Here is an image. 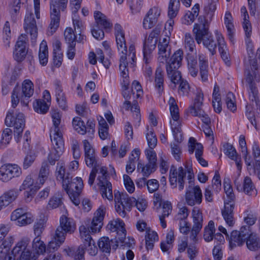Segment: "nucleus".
<instances>
[{
	"label": "nucleus",
	"instance_id": "1",
	"mask_svg": "<svg viewBox=\"0 0 260 260\" xmlns=\"http://www.w3.org/2000/svg\"><path fill=\"white\" fill-rule=\"evenodd\" d=\"M183 51L179 49L177 50L172 56L166 65V71L168 77L171 82L174 84V87L176 84L180 82L178 89V93L182 96L187 95L190 87L188 82L182 79L181 72L178 70L181 66L183 59Z\"/></svg>",
	"mask_w": 260,
	"mask_h": 260
},
{
	"label": "nucleus",
	"instance_id": "2",
	"mask_svg": "<svg viewBox=\"0 0 260 260\" xmlns=\"http://www.w3.org/2000/svg\"><path fill=\"white\" fill-rule=\"evenodd\" d=\"M211 4L205 6L204 15H201L198 18V22L193 25V32L195 35L196 40L198 44L203 42L205 47L211 51V36L209 34L210 21L211 20Z\"/></svg>",
	"mask_w": 260,
	"mask_h": 260
},
{
	"label": "nucleus",
	"instance_id": "3",
	"mask_svg": "<svg viewBox=\"0 0 260 260\" xmlns=\"http://www.w3.org/2000/svg\"><path fill=\"white\" fill-rule=\"evenodd\" d=\"M105 213L106 208L104 207H100L94 214L90 229L87 228L84 225L79 227L80 238L83 243L81 246L87 247V244L90 245L91 241L93 240L90 233H96L101 231L103 225V220Z\"/></svg>",
	"mask_w": 260,
	"mask_h": 260
},
{
	"label": "nucleus",
	"instance_id": "4",
	"mask_svg": "<svg viewBox=\"0 0 260 260\" xmlns=\"http://www.w3.org/2000/svg\"><path fill=\"white\" fill-rule=\"evenodd\" d=\"M223 186L226 197L224 199V208L222 211V215L227 224L232 226L234 224L233 210L236 198L229 179H224Z\"/></svg>",
	"mask_w": 260,
	"mask_h": 260
},
{
	"label": "nucleus",
	"instance_id": "5",
	"mask_svg": "<svg viewBox=\"0 0 260 260\" xmlns=\"http://www.w3.org/2000/svg\"><path fill=\"white\" fill-rule=\"evenodd\" d=\"M63 188L68 194L71 200L75 206H78L80 203V194L83 188V182L80 177L72 179L67 174L62 184Z\"/></svg>",
	"mask_w": 260,
	"mask_h": 260
},
{
	"label": "nucleus",
	"instance_id": "6",
	"mask_svg": "<svg viewBox=\"0 0 260 260\" xmlns=\"http://www.w3.org/2000/svg\"><path fill=\"white\" fill-rule=\"evenodd\" d=\"M34 84L30 80H25L22 85L21 88L15 87L11 95L12 106L15 108L19 101L27 106L28 101L27 100L34 94Z\"/></svg>",
	"mask_w": 260,
	"mask_h": 260
},
{
	"label": "nucleus",
	"instance_id": "7",
	"mask_svg": "<svg viewBox=\"0 0 260 260\" xmlns=\"http://www.w3.org/2000/svg\"><path fill=\"white\" fill-rule=\"evenodd\" d=\"M68 0H52L50 3L51 22L48 30V35H52L59 26L60 11H63L67 8Z\"/></svg>",
	"mask_w": 260,
	"mask_h": 260
},
{
	"label": "nucleus",
	"instance_id": "8",
	"mask_svg": "<svg viewBox=\"0 0 260 260\" xmlns=\"http://www.w3.org/2000/svg\"><path fill=\"white\" fill-rule=\"evenodd\" d=\"M30 243L29 238H23L13 248L12 253L13 260H37V255L31 251L27 247Z\"/></svg>",
	"mask_w": 260,
	"mask_h": 260
},
{
	"label": "nucleus",
	"instance_id": "9",
	"mask_svg": "<svg viewBox=\"0 0 260 260\" xmlns=\"http://www.w3.org/2000/svg\"><path fill=\"white\" fill-rule=\"evenodd\" d=\"M159 34V29L155 28L151 32L148 38L144 41L143 48V59L146 63H148L150 62L151 53L156 48Z\"/></svg>",
	"mask_w": 260,
	"mask_h": 260
},
{
	"label": "nucleus",
	"instance_id": "10",
	"mask_svg": "<svg viewBox=\"0 0 260 260\" xmlns=\"http://www.w3.org/2000/svg\"><path fill=\"white\" fill-rule=\"evenodd\" d=\"M186 177V171L182 167L176 168L172 165L170 170L169 181L172 188H176L178 185V189L182 191L184 187V179Z\"/></svg>",
	"mask_w": 260,
	"mask_h": 260
},
{
	"label": "nucleus",
	"instance_id": "11",
	"mask_svg": "<svg viewBox=\"0 0 260 260\" xmlns=\"http://www.w3.org/2000/svg\"><path fill=\"white\" fill-rule=\"evenodd\" d=\"M73 126L75 130L81 135L87 134V136L90 139L93 138L95 132V123L93 119H88L86 122V125L80 117H75L72 121Z\"/></svg>",
	"mask_w": 260,
	"mask_h": 260
},
{
	"label": "nucleus",
	"instance_id": "12",
	"mask_svg": "<svg viewBox=\"0 0 260 260\" xmlns=\"http://www.w3.org/2000/svg\"><path fill=\"white\" fill-rule=\"evenodd\" d=\"M115 36L118 51L122 54L120 59V64H128L126 60L127 47L124 37V33L122 26L116 23L114 26Z\"/></svg>",
	"mask_w": 260,
	"mask_h": 260
},
{
	"label": "nucleus",
	"instance_id": "13",
	"mask_svg": "<svg viewBox=\"0 0 260 260\" xmlns=\"http://www.w3.org/2000/svg\"><path fill=\"white\" fill-rule=\"evenodd\" d=\"M101 176H99L98 180V185L100 187V191L103 198H106L109 201L113 200L112 186L111 182L108 181L107 170L105 167H102L100 168Z\"/></svg>",
	"mask_w": 260,
	"mask_h": 260
},
{
	"label": "nucleus",
	"instance_id": "14",
	"mask_svg": "<svg viewBox=\"0 0 260 260\" xmlns=\"http://www.w3.org/2000/svg\"><path fill=\"white\" fill-rule=\"evenodd\" d=\"M76 229V225L74 220L63 215L60 217L59 225L55 233L66 239L67 234H73Z\"/></svg>",
	"mask_w": 260,
	"mask_h": 260
},
{
	"label": "nucleus",
	"instance_id": "15",
	"mask_svg": "<svg viewBox=\"0 0 260 260\" xmlns=\"http://www.w3.org/2000/svg\"><path fill=\"white\" fill-rule=\"evenodd\" d=\"M193 225L189 237L190 245H194L198 242L197 235L202 228L203 217L198 209L194 208L192 212Z\"/></svg>",
	"mask_w": 260,
	"mask_h": 260
},
{
	"label": "nucleus",
	"instance_id": "16",
	"mask_svg": "<svg viewBox=\"0 0 260 260\" xmlns=\"http://www.w3.org/2000/svg\"><path fill=\"white\" fill-rule=\"evenodd\" d=\"M185 193V200L187 204L190 206H193L196 204H200L202 202V193L199 186H194L191 181L188 182Z\"/></svg>",
	"mask_w": 260,
	"mask_h": 260
},
{
	"label": "nucleus",
	"instance_id": "17",
	"mask_svg": "<svg viewBox=\"0 0 260 260\" xmlns=\"http://www.w3.org/2000/svg\"><path fill=\"white\" fill-rule=\"evenodd\" d=\"M249 226H243L240 231H233L229 239L230 247L231 249L237 246H241L245 243L249 235Z\"/></svg>",
	"mask_w": 260,
	"mask_h": 260
},
{
	"label": "nucleus",
	"instance_id": "18",
	"mask_svg": "<svg viewBox=\"0 0 260 260\" xmlns=\"http://www.w3.org/2000/svg\"><path fill=\"white\" fill-rule=\"evenodd\" d=\"M21 174V168L16 164H5L0 168V180L7 182Z\"/></svg>",
	"mask_w": 260,
	"mask_h": 260
},
{
	"label": "nucleus",
	"instance_id": "19",
	"mask_svg": "<svg viewBox=\"0 0 260 260\" xmlns=\"http://www.w3.org/2000/svg\"><path fill=\"white\" fill-rule=\"evenodd\" d=\"M24 28L27 34H29L32 43H35L38 37V28L34 14L28 9L24 19Z\"/></svg>",
	"mask_w": 260,
	"mask_h": 260
},
{
	"label": "nucleus",
	"instance_id": "20",
	"mask_svg": "<svg viewBox=\"0 0 260 260\" xmlns=\"http://www.w3.org/2000/svg\"><path fill=\"white\" fill-rule=\"evenodd\" d=\"M53 149L48 156L49 162L51 165H54L56 161L59 159L64 149V141L63 138H50Z\"/></svg>",
	"mask_w": 260,
	"mask_h": 260
},
{
	"label": "nucleus",
	"instance_id": "21",
	"mask_svg": "<svg viewBox=\"0 0 260 260\" xmlns=\"http://www.w3.org/2000/svg\"><path fill=\"white\" fill-rule=\"evenodd\" d=\"M25 117L22 113L18 112L14 115L13 110L9 111L5 119V124L7 126H14V129L24 128L25 127Z\"/></svg>",
	"mask_w": 260,
	"mask_h": 260
},
{
	"label": "nucleus",
	"instance_id": "22",
	"mask_svg": "<svg viewBox=\"0 0 260 260\" xmlns=\"http://www.w3.org/2000/svg\"><path fill=\"white\" fill-rule=\"evenodd\" d=\"M253 77L251 73H248L246 78V82L247 84V88L249 100L253 103L252 106L256 107L257 113L260 112V101L258 97V91L257 88L253 83Z\"/></svg>",
	"mask_w": 260,
	"mask_h": 260
},
{
	"label": "nucleus",
	"instance_id": "23",
	"mask_svg": "<svg viewBox=\"0 0 260 260\" xmlns=\"http://www.w3.org/2000/svg\"><path fill=\"white\" fill-rule=\"evenodd\" d=\"M114 201L115 204L123 206L127 211H129L136 202V199L129 197L126 193L116 192L114 191Z\"/></svg>",
	"mask_w": 260,
	"mask_h": 260
},
{
	"label": "nucleus",
	"instance_id": "24",
	"mask_svg": "<svg viewBox=\"0 0 260 260\" xmlns=\"http://www.w3.org/2000/svg\"><path fill=\"white\" fill-rule=\"evenodd\" d=\"M170 37L166 36L163 38L162 41H160L158 44V60L160 63H164L166 62V64L169 61H167L170 55V49L167 50L169 47Z\"/></svg>",
	"mask_w": 260,
	"mask_h": 260
},
{
	"label": "nucleus",
	"instance_id": "25",
	"mask_svg": "<svg viewBox=\"0 0 260 260\" xmlns=\"http://www.w3.org/2000/svg\"><path fill=\"white\" fill-rule=\"evenodd\" d=\"M203 101V93L201 91H198L192 105H190L188 109V113L193 116L201 117L204 111L202 109Z\"/></svg>",
	"mask_w": 260,
	"mask_h": 260
},
{
	"label": "nucleus",
	"instance_id": "26",
	"mask_svg": "<svg viewBox=\"0 0 260 260\" xmlns=\"http://www.w3.org/2000/svg\"><path fill=\"white\" fill-rule=\"evenodd\" d=\"M27 53V50L26 49V42L25 35H21L18 39L15 45L14 54L15 59L17 61H22L25 57Z\"/></svg>",
	"mask_w": 260,
	"mask_h": 260
},
{
	"label": "nucleus",
	"instance_id": "27",
	"mask_svg": "<svg viewBox=\"0 0 260 260\" xmlns=\"http://www.w3.org/2000/svg\"><path fill=\"white\" fill-rule=\"evenodd\" d=\"M160 11L156 7L150 9L143 20V27L145 29L153 27L157 23L158 18L160 16Z\"/></svg>",
	"mask_w": 260,
	"mask_h": 260
},
{
	"label": "nucleus",
	"instance_id": "28",
	"mask_svg": "<svg viewBox=\"0 0 260 260\" xmlns=\"http://www.w3.org/2000/svg\"><path fill=\"white\" fill-rule=\"evenodd\" d=\"M19 190L11 189L5 191L0 196V211L14 202L18 197Z\"/></svg>",
	"mask_w": 260,
	"mask_h": 260
},
{
	"label": "nucleus",
	"instance_id": "29",
	"mask_svg": "<svg viewBox=\"0 0 260 260\" xmlns=\"http://www.w3.org/2000/svg\"><path fill=\"white\" fill-rule=\"evenodd\" d=\"M51 117L52 118L53 127L50 129V138H63L62 134L60 131L59 125L60 123L61 116L59 113L56 111H53L51 112Z\"/></svg>",
	"mask_w": 260,
	"mask_h": 260
},
{
	"label": "nucleus",
	"instance_id": "30",
	"mask_svg": "<svg viewBox=\"0 0 260 260\" xmlns=\"http://www.w3.org/2000/svg\"><path fill=\"white\" fill-rule=\"evenodd\" d=\"M224 153L230 159L236 162L238 169L240 171L242 168L241 164V157L238 155L236 149L232 145L227 143L223 146Z\"/></svg>",
	"mask_w": 260,
	"mask_h": 260
},
{
	"label": "nucleus",
	"instance_id": "31",
	"mask_svg": "<svg viewBox=\"0 0 260 260\" xmlns=\"http://www.w3.org/2000/svg\"><path fill=\"white\" fill-rule=\"evenodd\" d=\"M217 39L218 50L220 52L221 57L227 66L230 65V61L229 59V54L228 52V49L225 45L224 40L221 34L217 31L215 32Z\"/></svg>",
	"mask_w": 260,
	"mask_h": 260
},
{
	"label": "nucleus",
	"instance_id": "32",
	"mask_svg": "<svg viewBox=\"0 0 260 260\" xmlns=\"http://www.w3.org/2000/svg\"><path fill=\"white\" fill-rule=\"evenodd\" d=\"M0 237V243L2 244L0 246V260H12V257L9 251V247L13 243V239L12 237L9 238V241L6 240L3 241Z\"/></svg>",
	"mask_w": 260,
	"mask_h": 260
},
{
	"label": "nucleus",
	"instance_id": "33",
	"mask_svg": "<svg viewBox=\"0 0 260 260\" xmlns=\"http://www.w3.org/2000/svg\"><path fill=\"white\" fill-rule=\"evenodd\" d=\"M124 225L125 224L121 219L117 218L111 220L108 224L107 228L111 232H116L117 236L120 235L124 236V232H126Z\"/></svg>",
	"mask_w": 260,
	"mask_h": 260
},
{
	"label": "nucleus",
	"instance_id": "34",
	"mask_svg": "<svg viewBox=\"0 0 260 260\" xmlns=\"http://www.w3.org/2000/svg\"><path fill=\"white\" fill-rule=\"evenodd\" d=\"M55 91L56 101L60 108L66 110L67 108L66 97L59 81L55 83Z\"/></svg>",
	"mask_w": 260,
	"mask_h": 260
},
{
	"label": "nucleus",
	"instance_id": "35",
	"mask_svg": "<svg viewBox=\"0 0 260 260\" xmlns=\"http://www.w3.org/2000/svg\"><path fill=\"white\" fill-rule=\"evenodd\" d=\"M94 17L96 23V27L102 26L105 29H111L112 23L108 19L106 16L100 11H95Z\"/></svg>",
	"mask_w": 260,
	"mask_h": 260
},
{
	"label": "nucleus",
	"instance_id": "36",
	"mask_svg": "<svg viewBox=\"0 0 260 260\" xmlns=\"http://www.w3.org/2000/svg\"><path fill=\"white\" fill-rule=\"evenodd\" d=\"M32 252L38 258L40 255H44L46 252L47 247L41 238L35 237L31 243Z\"/></svg>",
	"mask_w": 260,
	"mask_h": 260
},
{
	"label": "nucleus",
	"instance_id": "37",
	"mask_svg": "<svg viewBox=\"0 0 260 260\" xmlns=\"http://www.w3.org/2000/svg\"><path fill=\"white\" fill-rule=\"evenodd\" d=\"M246 240L247 248L251 251H256L260 248V240L255 233H251L249 229V235Z\"/></svg>",
	"mask_w": 260,
	"mask_h": 260
},
{
	"label": "nucleus",
	"instance_id": "38",
	"mask_svg": "<svg viewBox=\"0 0 260 260\" xmlns=\"http://www.w3.org/2000/svg\"><path fill=\"white\" fill-rule=\"evenodd\" d=\"M116 244L112 246V248L115 250L119 246V244L121 246L126 248H130L135 244V240L133 238L130 237L126 238V232H124V236H118V237H116Z\"/></svg>",
	"mask_w": 260,
	"mask_h": 260
},
{
	"label": "nucleus",
	"instance_id": "39",
	"mask_svg": "<svg viewBox=\"0 0 260 260\" xmlns=\"http://www.w3.org/2000/svg\"><path fill=\"white\" fill-rule=\"evenodd\" d=\"M158 237L156 232L152 231L150 228L147 229L145 235L146 248L147 250H152L155 242L158 241Z\"/></svg>",
	"mask_w": 260,
	"mask_h": 260
},
{
	"label": "nucleus",
	"instance_id": "40",
	"mask_svg": "<svg viewBox=\"0 0 260 260\" xmlns=\"http://www.w3.org/2000/svg\"><path fill=\"white\" fill-rule=\"evenodd\" d=\"M191 11H188L184 16L183 23L186 25L191 24L199 14L200 5L199 4H195L192 8Z\"/></svg>",
	"mask_w": 260,
	"mask_h": 260
},
{
	"label": "nucleus",
	"instance_id": "41",
	"mask_svg": "<svg viewBox=\"0 0 260 260\" xmlns=\"http://www.w3.org/2000/svg\"><path fill=\"white\" fill-rule=\"evenodd\" d=\"M233 17L232 14L229 11L225 12L224 16V23L228 30V35L230 41L232 43L234 42V25L232 22Z\"/></svg>",
	"mask_w": 260,
	"mask_h": 260
},
{
	"label": "nucleus",
	"instance_id": "42",
	"mask_svg": "<svg viewBox=\"0 0 260 260\" xmlns=\"http://www.w3.org/2000/svg\"><path fill=\"white\" fill-rule=\"evenodd\" d=\"M65 238L55 233L52 240L49 242L47 246L48 249L51 252L56 251L59 247L64 242Z\"/></svg>",
	"mask_w": 260,
	"mask_h": 260
},
{
	"label": "nucleus",
	"instance_id": "43",
	"mask_svg": "<svg viewBox=\"0 0 260 260\" xmlns=\"http://www.w3.org/2000/svg\"><path fill=\"white\" fill-rule=\"evenodd\" d=\"M48 51L47 43L43 40L40 45L39 58L41 64L45 66L48 62Z\"/></svg>",
	"mask_w": 260,
	"mask_h": 260
},
{
	"label": "nucleus",
	"instance_id": "44",
	"mask_svg": "<svg viewBox=\"0 0 260 260\" xmlns=\"http://www.w3.org/2000/svg\"><path fill=\"white\" fill-rule=\"evenodd\" d=\"M237 189L238 190L243 191L249 195L255 194L256 193V190L254 189L252 181L248 177L245 178L243 187L237 186Z\"/></svg>",
	"mask_w": 260,
	"mask_h": 260
},
{
	"label": "nucleus",
	"instance_id": "45",
	"mask_svg": "<svg viewBox=\"0 0 260 260\" xmlns=\"http://www.w3.org/2000/svg\"><path fill=\"white\" fill-rule=\"evenodd\" d=\"M252 154L255 160L254 174L260 180V148L257 145H253Z\"/></svg>",
	"mask_w": 260,
	"mask_h": 260
},
{
	"label": "nucleus",
	"instance_id": "46",
	"mask_svg": "<svg viewBox=\"0 0 260 260\" xmlns=\"http://www.w3.org/2000/svg\"><path fill=\"white\" fill-rule=\"evenodd\" d=\"M86 248L85 246H80L76 250H72L69 248L68 249H64L69 256L73 257L74 260H85L84 253L85 249Z\"/></svg>",
	"mask_w": 260,
	"mask_h": 260
},
{
	"label": "nucleus",
	"instance_id": "47",
	"mask_svg": "<svg viewBox=\"0 0 260 260\" xmlns=\"http://www.w3.org/2000/svg\"><path fill=\"white\" fill-rule=\"evenodd\" d=\"M157 168V165L148 162L145 166L142 163L138 162L137 165V169L138 170L141 169V172L143 176L148 177L152 173L154 172Z\"/></svg>",
	"mask_w": 260,
	"mask_h": 260
},
{
	"label": "nucleus",
	"instance_id": "48",
	"mask_svg": "<svg viewBox=\"0 0 260 260\" xmlns=\"http://www.w3.org/2000/svg\"><path fill=\"white\" fill-rule=\"evenodd\" d=\"M180 3L179 0H170L169 6L168 15L170 19L175 18L179 10Z\"/></svg>",
	"mask_w": 260,
	"mask_h": 260
},
{
	"label": "nucleus",
	"instance_id": "49",
	"mask_svg": "<svg viewBox=\"0 0 260 260\" xmlns=\"http://www.w3.org/2000/svg\"><path fill=\"white\" fill-rule=\"evenodd\" d=\"M162 73V69L159 68H157L155 72V87L158 90V92L160 95L164 90V76Z\"/></svg>",
	"mask_w": 260,
	"mask_h": 260
},
{
	"label": "nucleus",
	"instance_id": "50",
	"mask_svg": "<svg viewBox=\"0 0 260 260\" xmlns=\"http://www.w3.org/2000/svg\"><path fill=\"white\" fill-rule=\"evenodd\" d=\"M200 117L201 118V120L203 122V124L202 125V130L204 132L206 137L210 139V136L211 135V129L210 125L211 123L210 118L208 115L204 113H203V115H202L201 117Z\"/></svg>",
	"mask_w": 260,
	"mask_h": 260
},
{
	"label": "nucleus",
	"instance_id": "51",
	"mask_svg": "<svg viewBox=\"0 0 260 260\" xmlns=\"http://www.w3.org/2000/svg\"><path fill=\"white\" fill-rule=\"evenodd\" d=\"M49 174V166L47 162H43L40 170L39 175L37 179L40 186L42 185L48 178Z\"/></svg>",
	"mask_w": 260,
	"mask_h": 260
},
{
	"label": "nucleus",
	"instance_id": "52",
	"mask_svg": "<svg viewBox=\"0 0 260 260\" xmlns=\"http://www.w3.org/2000/svg\"><path fill=\"white\" fill-rule=\"evenodd\" d=\"M188 152L189 154H193L195 151V156L197 153L200 151L203 152V146L200 143L197 142L196 139L193 137H190L188 141Z\"/></svg>",
	"mask_w": 260,
	"mask_h": 260
},
{
	"label": "nucleus",
	"instance_id": "53",
	"mask_svg": "<svg viewBox=\"0 0 260 260\" xmlns=\"http://www.w3.org/2000/svg\"><path fill=\"white\" fill-rule=\"evenodd\" d=\"M111 242L109 238L103 237L101 238L98 241V246L99 249L104 252L110 253L111 249Z\"/></svg>",
	"mask_w": 260,
	"mask_h": 260
},
{
	"label": "nucleus",
	"instance_id": "54",
	"mask_svg": "<svg viewBox=\"0 0 260 260\" xmlns=\"http://www.w3.org/2000/svg\"><path fill=\"white\" fill-rule=\"evenodd\" d=\"M147 129L148 132L146 134V138L147 139V144L149 149H153L157 145V138L154 133L153 128L149 131V126H147Z\"/></svg>",
	"mask_w": 260,
	"mask_h": 260
},
{
	"label": "nucleus",
	"instance_id": "55",
	"mask_svg": "<svg viewBox=\"0 0 260 260\" xmlns=\"http://www.w3.org/2000/svg\"><path fill=\"white\" fill-rule=\"evenodd\" d=\"M34 109L38 113L44 114L48 110L49 106L44 100H37L34 103Z\"/></svg>",
	"mask_w": 260,
	"mask_h": 260
},
{
	"label": "nucleus",
	"instance_id": "56",
	"mask_svg": "<svg viewBox=\"0 0 260 260\" xmlns=\"http://www.w3.org/2000/svg\"><path fill=\"white\" fill-rule=\"evenodd\" d=\"M62 204V195L58 193L50 198L47 205V208L49 209H55L59 207Z\"/></svg>",
	"mask_w": 260,
	"mask_h": 260
},
{
	"label": "nucleus",
	"instance_id": "57",
	"mask_svg": "<svg viewBox=\"0 0 260 260\" xmlns=\"http://www.w3.org/2000/svg\"><path fill=\"white\" fill-rule=\"evenodd\" d=\"M251 69L253 72L252 76L255 80H260V66L258 67L257 60L254 57L248 59Z\"/></svg>",
	"mask_w": 260,
	"mask_h": 260
},
{
	"label": "nucleus",
	"instance_id": "58",
	"mask_svg": "<svg viewBox=\"0 0 260 260\" xmlns=\"http://www.w3.org/2000/svg\"><path fill=\"white\" fill-rule=\"evenodd\" d=\"M64 38L66 42L69 45L71 44H76L75 41L77 39L75 31L74 32L72 27H67L64 32Z\"/></svg>",
	"mask_w": 260,
	"mask_h": 260
},
{
	"label": "nucleus",
	"instance_id": "59",
	"mask_svg": "<svg viewBox=\"0 0 260 260\" xmlns=\"http://www.w3.org/2000/svg\"><path fill=\"white\" fill-rule=\"evenodd\" d=\"M34 220V217L33 215L30 213L26 212L21 217H19L17 221L16 224L19 226H25L27 224H30Z\"/></svg>",
	"mask_w": 260,
	"mask_h": 260
},
{
	"label": "nucleus",
	"instance_id": "60",
	"mask_svg": "<svg viewBox=\"0 0 260 260\" xmlns=\"http://www.w3.org/2000/svg\"><path fill=\"white\" fill-rule=\"evenodd\" d=\"M85 161L86 165L90 168L98 169L99 164L95 154V152L85 155Z\"/></svg>",
	"mask_w": 260,
	"mask_h": 260
},
{
	"label": "nucleus",
	"instance_id": "61",
	"mask_svg": "<svg viewBox=\"0 0 260 260\" xmlns=\"http://www.w3.org/2000/svg\"><path fill=\"white\" fill-rule=\"evenodd\" d=\"M170 122L174 138L177 142H179L178 134L181 131L180 120H171Z\"/></svg>",
	"mask_w": 260,
	"mask_h": 260
},
{
	"label": "nucleus",
	"instance_id": "62",
	"mask_svg": "<svg viewBox=\"0 0 260 260\" xmlns=\"http://www.w3.org/2000/svg\"><path fill=\"white\" fill-rule=\"evenodd\" d=\"M65 172L64 164L61 161L57 162L56 169V179L62 180V184L63 180H65L66 178Z\"/></svg>",
	"mask_w": 260,
	"mask_h": 260
},
{
	"label": "nucleus",
	"instance_id": "63",
	"mask_svg": "<svg viewBox=\"0 0 260 260\" xmlns=\"http://www.w3.org/2000/svg\"><path fill=\"white\" fill-rule=\"evenodd\" d=\"M13 132L12 130L9 128H5L2 133V138L1 140V143L2 145L6 146L8 144L12 138Z\"/></svg>",
	"mask_w": 260,
	"mask_h": 260
},
{
	"label": "nucleus",
	"instance_id": "64",
	"mask_svg": "<svg viewBox=\"0 0 260 260\" xmlns=\"http://www.w3.org/2000/svg\"><path fill=\"white\" fill-rule=\"evenodd\" d=\"M225 101L227 108L230 111L234 112L236 110L237 107L235 104V98L233 93L230 92L227 94Z\"/></svg>",
	"mask_w": 260,
	"mask_h": 260
}]
</instances>
